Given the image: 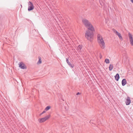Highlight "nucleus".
<instances>
[{"label":"nucleus","mask_w":133,"mask_h":133,"mask_svg":"<svg viewBox=\"0 0 133 133\" xmlns=\"http://www.w3.org/2000/svg\"><path fill=\"white\" fill-rule=\"evenodd\" d=\"M19 66L21 69H26V67L25 66V65L22 62L19 63Z\"/></svg>","instance_id":"8"},{"label":"nucleus","mask_w":133,"mask_h":133,"mask_svg":"<svg viewBox=\"0 0 133 133\" xmlns=\"http://www.w3.org/2000/svg\"><path fill=\"white\" fill-rule=\"evenodd\" d=\"M28 3V10L29 11H30L32 10L34 8V6L33 5L32 3L30 1H29Z\"/></svg>","instance_id":"5"},{"label":"nucleus","mask_w":133,"mask_h":133,"mask_svg":"<svg viewBox=\"0 0 133 133\" xmlns=\"http://www.w3.org/2000/svg\"><path fill=\"white\" fill-rule=\"evenodd\" d=\"M82 22L86 27H88L91 24L90 22L85 19H84L82 20Z\"/></svg>","instance_id":"4"},{"label":"nucleus","mask_w":133,"mask_h":133,"mask_svg":"<svg viewBox=\"0 0 133 133\" xmlns=\"http://www.w3.org/2000/svg\"><path fill=\"white\" fill-rule=\"evenodd\" d=\"M79 94H80V93L79 92H77L76 94V95H78Z\"/></svg>","instance_id":"22"},{"label":"nucleus","mask_w":133,"mask_h":133,"mask_svg":"<svg viewBox=\"0 0 133 133\" xmlns=\"http://www.w3.org/2000/svg\"><path fill=\"white\" fill-rule=\"evenodd\" d=\"M46 111H45V110L42 112V114H44V113H45Z\"/></svg>","instance_id":"20"},{"label":"nucleus","mask_w":133,"mask_h":133,"mask_svg":"<svg viewBox=\"0 0 133 133\" xmlns=\"http://www.w3.org/2000/svg\"><path fill=\"white\" fill-rule=\"evenodd\" d=\"M126 100L125 103L127 105H129L131 103V100L130 97L129 96H128Z\"/></svg>","instance_id":"9"},{"label":"nucleus","mask_w":133,"mask_h":133,"mask_svg":"<svg viewBox=\"0 0 133 133\" xmlns=\"http://www.w3.org/2000/svg\"><path fill=\"white\" fill-rule=\"evenodd\" d=\"M112 30L116 34V31L115 29H112Z\"/></svg>","instance_id":"18"},{"label":"nucleus","mask_w":133,"mask_h":133,"mask_svg":"<svg viewBox=\"0 0 133 133\" xmlns=\"http://www.w3.org/2000/svg\"><path fill=\"white\" fill-rule=\"evenodd\" d=\"M119 78V75L118 74H117V81H118Z\"/></svg>","instance_id":"19"},{"label":"nucleus","mask_w":133,"mask_h":133,"mask_svg":"<svg viewBox=\"0 0 133 133\" xmlns=\"http://www.w3.org/2000/svg\"><path fill=\"white\" fill-rule=\"evenodd\" d=\"M50 116V115H49L46 116L45 117L38 119V121L40 123L43 122L49 119Z\"/></svg>","instance_id":"3"},{"label":"nucleus","mask_w":133,"mask_h":133,"mask_svg":"<svg viewBox=\"0 0 133 133\" xmlns=\"http://www.w3.org/2000/svg\"><path fill=\"white\" fill-rule=\"evenodd\" d=\"M39 60L37 62V64H39L42 63V60L41 59V57H40L39 56L38 57Z\"/></svg>","instance_id":"13"},{"label":"nucleus","mask_w":133,"mask_h":133,"mask_svg":"<svg viewBox=\"0 0 133 133\" xmlns=\"http://www.w3.org/2000/svg\"><path fill=\"white\" fill-rule=\"evenodd\" d=\"M42 114V113H41V114H40L39 115H40V116H41V115H42V114Z\"/></svg>","instance_id":"23"},{"label":"nucleus","mask_w":133,"mask_h":133,"mask_svg":"<svg viewBox=\"0 0 133 133\" xmlns=\"http://www.w3.org/2000/svg\"><path fill=\"white\" fill-rule=\"evenodd\" d=\"M86 28H87L88 29L86 31H89L92 32H94L95 31L94 28L91 24H90L88 27H87Z\"/></svg>","instance_id":"6"},{"label":"nucleus","mask_w":133,"mask_h":133,"mask_svg":"<svg viewBox=\"0 0 133 133\" xmlns=\"http://www.w3.org/2000/svg\"><path fill=\"white\" fill-rule=\"evenodd\" d=\"M122 84L123 86H124L126 83V81L125 79H123L122 81Z\"/></svg>","instance_id":"12"},{"label":"nucleus","mask_w":133,"mask_h":133,"mask_svg":"<svg viewBox=\"0 0 133 133\" xmlns=\"http://www.w3.org/2000/svg\"><path fill=\"white\" fill-rule=\"evenodd\" d=\"M94 36V32L86 31L85 34V37L87 40L90 42L93 39Z\"/></svg>","instance_id":"2"},{"label":"nucleus","mask_w":133,"mask_h":133,"mask_svg":"<svg viewBox=\"0 0 133 133\" xmlns=\"http://www.w3.org/2000/svg\"><path fill=\"white\" fill-rule=\"evenodd\" d=\"M97 39L99 45L102 49H104L105 47V45L102 36L100 34H98L97 36Z\"/></svg>","instance_id":"1"},{"label":"nucleus","mask_w":133,"mask_h":133,"mask_svg":"<svg viewBox=\"0 0 133 133\" xmlns=\"http://www.w3.org/2000/svg\"><path fill=\"white\" fill-rule=\"evenodd\" d=\"M66 62L69 66L72 68H73L74 66V65L71 64L69 61V60L68 58L66 59Z\"/></svg>","instance_id":"10"},{"label":"nucleus","mask_w":133,"mask_h":133,"mask_svg":"<svg viewBox=\"0 0 133 133\" xmlns=\"http://www.w3.org/2000/svg\"><path fill=\"white\" fill-rule=\"evenodd\" d=\"M133 3V0H130Z\"/></svg>","instance_id":"24"},{"label":"nucleus","mask_w":133,"mask_h":133,"mask_svg":"<svg viewBox=\"0 0 133 133\" xmlns=\"http://www.w3.org/2000/svg\"><path fill=\"white\" fill-rule=\"evenodd\" d=\"M113 65L112 64H110V65H109V70L110 71H111V70H112L113 69Z\"/></svg>","instance_id":"15"},{"label":"nucleus","mask_w":133,"mask_h":133,"mask_svg":"<svg viewBox=\"0 0 133 133\" xmlns=\"http://www.w3.org/2000/svg\"><path fill=\"white\" fill-rule=\"evenodd\" d=\"M115 79L116 80V78H117V77H116V75L115 76Z\"/></svg>","instance_id":"21"},{"label":"nucleus","mask_w":133,"mask_h":133,"mask_svg":"<svg viewBox=\"0 0 133 133\" xmlns=\"http://www.w3.org/2000/svg\"><path fill=\"white\" fill-rule=\"evenodd\" d=\"M100 4H101V5H102V4H101V3H100Z\"/></svg>","instance_id":"26"},{"label":"nucleus","mask_w":133,"mask_h":133,"mask_svg":"<svg viewBox=\"0 0 133 133\" xmlns=\"http://www.w3.org/2000/svg\"><path fill=\"white\" fill-rule=\"evenodd\" d=\"M77 49L79 51L81 49V46L80 45H79L77 47Z\"/></svg>","instance_id":"17"},{"label":"nucleus","mask_w":133,"mask_h":133,"mask_svg":"<svg viewBox=\"0 0 133 133\" xmlns=\"http://www.w3.org/2000/svg\"><path fill=\"white\" fill-rule=\"evenodd\" d=\"M117 35L118 36L120 40L121 41H122L123 40V38H122V36L121 34L120 33H119L117 31Z\"/></svg>","instance_id":"11"},{"label":"nucleus","mask_w":133,"mask_h":133,"mask_svg":"<svg viewBox=\"0 0 133 133\" xmlns=\"http://www.w3.org/2000/svg\"><path fill=\"white\" fill-rule=\"evenodd\" d=\"M128 36L129 39L130 44L132 45H133V38L132 37V35L130 33H129L128 34Z\"/></svg>","instance_id":"7"},{"label":"nucleus","mask_w":133,"mask_h":133,"mask_svg":"<svg viewBox=\"0 0 133 133\" xmlns=\"http://www.w3.org/2000/svg\"><path fill=\"white\" fill-rule=\"evenodd\" d=\"M105 62L107 64H108L110 63L109 60L108 59H105Z\"/></svg>","instance_id":"16"},{"label":"nucleus","mask_w":133,"mask_h":133,"mask_svg":"<svg viewBox=\"0 0 133 133\" xmlns=\"http://www.w3.org/2000/svg\"><path fill=\"white\" fill-rule=\"evenodd\" d=\"M90 123L91 122L92 123V121H91V120L90 121Z\"/></svg>","instance_id":"25"},{"label":"nucleus","mask_w":133,"mask_h":133,"mask_svg":"<svg viewBox=\"0 0 133 133\" xmlns=\"http://www.w3.org/2000/svg\"><path fill=\"white\" fill-rule=\"evenodd\" d=\"M51 108L50 106H47L45 109V110L47 111L49 110Z\"/></svg>","instance_id":"14"}]
</instances>
